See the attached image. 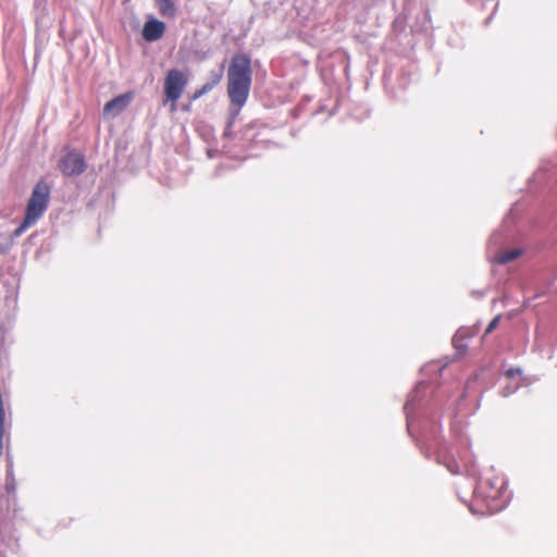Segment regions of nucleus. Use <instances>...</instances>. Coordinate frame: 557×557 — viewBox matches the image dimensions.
<instances>
[{
	"label": "nucleus",
	"mask_w": 557,
	"mask_h": 557,
	"mask_svg": "<svg viewBox=\"0 0 557 557\" xmlns=\"http://www.w3.org/2000/svg\"><path fill=\"white\" fill-rule=\"evenodd\" d=\"M522 255V250L515 248L511 250L500 251L495 256V261L499 264H506L519 258Z\"/></svg>",
	"instance_id": "8"
},
{
	"label": "nucleus",
	"mask_w": 557,
	"mask_h": 557,
	"mask_svg": "<svg viewBox=\"0 0 557 557\" xmlns=\"http://www.w3.org/2000/svg\"><path fill=\"white\" fill-rule=\"evenodd\" d=\"M51 187L44 178L34 186L32 195L25 208V215L22 223L13 231L11 237L0 234V253L9 251L13 238L20 237L27 228L36 224L46 210L50 201Z\"/></svg>",
	"instance_id": "1"
},
{
	"label": "nucleus",
	"mask_w": 557,
	"mask_h": 557,
	"mask_svg": "<svg viewBox=\"0 0 557 557\" xmlns=\"http://www.w3.org/2000/svg\"><path fill=\"white\" fill-rule=\"evenodd\" d=\"M188 84V75L177 69L166 72L163 83V103H171V111L176 110V103L185 91Z\"/></svg>",
	"instance_id": "3"
},
{
	"label": "nucleus",
	"mask_w": 557,
	"mask_h": 557,
	"mask_svg": "<svg viewBox=\"0 0 557 557\" xmlns=\"http://www.w3.org/2000/svg\"><path fill=\"white\" fill-rule=\"evenodd\" d=\"M60 170L66 176L78 175L85 171V159L82 154L70 152L60 162Z\"/></svg>",
	"instance_id": "4"
},
{
	"label": "nucleus",
	"mask_w": 557,
	"mask_h": 557,
	"mask_svg": "<svg viewBox=\"0 0 557 557\" xmlns=\"http://www.w3.org/2000/svg\"><path fill=\"white\" fill-rule=\"evenodd\" d=\"M251 60L247 54L236 53L227 71V96L233 106L240 109L246 103L251 85Z\"/></svg>",
	"instance_id": "2"
},
{
	"label": "nucleus",
	"mask_w": 557,
	"mask_h": 557,
	"mask_svg": "<svg viewBox=\"0 0 557 557\" xmlns=\"http://www.w3.org/2000/svg\"><path fill=\"white\" fill-rule=\"evenodd\" d=\"M157 5L162 16L173 17L176 13L175 3L173 0H157Z\"/></svg>",
	"instance_id": "9"
},
{
	"label": "nucleus",
	"mask_w": 557,
	"mask_h": 557,
	"mask_svg": "<svg viewBox=\"0 0 557 557\" xmlns=\"http://www.w3.org/2000/svg\"><path fill=\"white\" fill-rule=\"evenodd\" d=\"M518 388V385L513 386L512 388L511 387H506L504 389H502L500 392V395L503 397H508L511 393H513L516 389Z\"/></svg>",
	"instance_id": "12"
},
{
	"label": "nucleus",
	"mask_w": 557,
	"mask_h": 557,
	"mask_svg": "<svg viewBox=\"0 0 557 557\" xmlns=\"http://www.w3.org/2000/svg\"><path fill=\"white\" fill-rule=\"evenodd\" d=\"M521 374V370L518 369V368H510L508 369L506 372H505V375L506 377L508 379H512L515 377L516 375H520Z\"/></svg>",
	"instance_id": "11"
},
{
	"label": "nucleus",
	"mask_w": 557,
	"mask_h": 557,
	"mask_svg": "<svg viewBox=\"0 0 557 557\" xmlns=\"http://www.w3.org/2000/svg\"><path fill=\"white\" fill-rule=\"evenodd\" d=\"M134 98V94L132 91L119 95L108 101L103 107V115L104 117H114L120 115L126 108L131 104Z\"/></svg>",
	"instance_id": "5"
},
{
	"label": "nucleus",
	"mask_w": 557,
	"mask_h": 557,
	"mask_svg": "<svg viewBox=\"0 0 557 557\" xmlns=\"http://www.w3.org/2000/svg\"><path fill=\"white\" fill-rule=\"evenodd\" d=\"M222 76H223L222 71L213 72L211 74L210 82L206 83L201 88L197 89L193 95V99L196 100V99L200 98L202 95H205V94L209 92L211 89H213V87L216 86L221 82Z\"/></svg>",
	"instance_id": "7"
},
{
	"label": "nucleus",
	"mask_w": 557,
	"mask_h": 557,
	"mask_svg": "<svg viewBox=\"0 0 557 557\" xmlns=\"http://www.w3.org/2000/svg\"><path fill=\"white\" fill-rule=\"evenodd\" d=\"M499 319H500V317H499V315H497V317H495V318H494V319L488 323V325H487V327H486V330H485V334H488V333L493 332V331L497 327L498 322H499Z\"/></svg>",
	"instance_id": "10"
},
{
	"label": "nucleus",
	"mask_w": 557,
	"mask_h": 557,
	"mask_svg": "<svg viewBox=\"0 0 557 557\" xmlns=\"http://www.w3.org/2000/svg\"><path fill=\"white\" fill-rule=\"evenodd\" d=\"M165 32V24L157 18L148 20L143 27V37L146 41L152 42L160 39Z\"/></svg>",
	"instance_id": "6"
}]
</instances>
